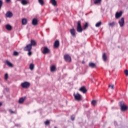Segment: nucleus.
<instances>
[{"instance_id": "obj_28", "label": "nucleus", "mask_w": 128, "mask_h": 128, "mask_svg": "<svg viewBox=\"0 0 128 128\" xmlns=\"http://www.w3.org/2000/svg\"><path fill=\"white\" fill-rule=\"evenodd\" d=\"M101 25H102V22H99L96 24V28H100V26Z\"/></svg>"}, {"instance_id": "obj_47", "label": "nucleus", "mask_w": 128, "mask_h": 128, "mask_svg": "<svg viewBox=\"0 0 128 128\" xmlns=\"http://www.w3.org/2000/svg\"><path fill=\"white\" fill-rule=\"evenodd\" d=\"M10 114H14L13 112H11Z\"/></svg>"}, {"instance_id": "obj_10", "label": "nucleus", "mask_w": 128, "mask_h": 128, "mask_svg": "<svg viewBox=\"0 0 128 128\" xmlns=\"http://www.w3.org/2000/svg\"><path fill=\"white\" fill-rule=\"evenodd\" d=\"M38 19L34 18L32 20V26H38Z\"/></svg>"}, {"instance_id": "obj_5", "label": "nucleus", "mask_w": 128, "mask_h": 128, "mask_svg": "<svg viewBox=\"0 0 128 128\" xmlns=\"http://www.w3.org/2000/svg\"><path fill=\"white\" fill-rule=\"evenodd\" d=\"M74 96L75 98V100H78V102H80V100H82L81 95L78 93H77L76 94H74Z\"/></svg>"}, {"instance_id": "obj_21", "label": "nucleus", "mask_w": 128, "mask_h": 128, "mask_svg": "<svg viewBox=\"0 0 128 128\" xmlns=\"http://www.w3.org/2000/svg\"><path fill=\"white\" fill-rule=\"evenodd\" d=\"M89 66L94 68H96V64H94V63L90 62L89 63Z\"/></svg>"}, {"instance_id": "obj_12", "label": "nucleus", "mask_w": 128, "mask_h": 128, "mask_svg": "<svg viewBox=\"0 0 128 128\" xmlns=\"http://www.w3.org/2000/svg\"><path fill=\"white\" fill-rule=\"evenodd\" d=\"M5 28L7 30H12V27L10 24H7L5 26Z\"/></svg>"}, {"instance_id": "obj_18", "label": "nucleus", "mask_w": 128, "mask_h": 128, "mask_svg": "<svg viewBox=\"0 0 128 128\" xmlns=\"http://www.w3.org/2000/svg\"><path fill=\"white\" fill-rule=\"evenodd\" d=\"M50 2H51L52 4V6H56V0H50Z\"/></svg>"}, {"instance_id": "obj_11", "label": "nucleus", "mask_w": 128, "mask_h": 128, "mask_svg": "<svg viewBox=\"0 0 128 128\" xmlns=\"http://www.w3.org/2000/svg\"><path fill=\"white\" fill-rule=\"evenodd\" d=\"M42 52L44 54H48V52H50V50L48 48L44 47Z\"/></svg>"}, {"instance_id": "obj_35", "label": "nucleus", "mask_w": 128, "mask_h": 128, "mask_svg": "<svg viewBox=\"0 0 128 128\" xmlns=\"http://www.w3.org/2000/svg\"><path fill=\"white\" fill-rule=\"evenodd\" d=\"M108 88H111L112 90H114V85H110V84H109L108 85Z\"/></svg>"}, {"instance_id": "obj_44", "label": "nucleus", "mask_w": 128, "mask_h": 128, "mask_svg": "<svg viewBox=\"0 0 128 128\" xmlns=\"http://www.w3.org/2000/svg\"><path fill=\"white\" fill-rule=\"evenodd\" d=\"M10 112H14L13 111L10 110Z\"/></svg>"}, {"instance_id": "obj_2", "label": "nucleus", "mask_w": 128, "mask_h": 128, "mask_svg": "<svg viewBox=\"0 0 128 128\" xmlns=\"http://www.w3.org/2000/svg\"><path fill=\"white\" fill-rule=\"evenodd\" d=\"M82 22L80 20L78 21L77 22V28L76 30L78 32H82Z\"/></svg>"}, {"instance_id": "obj_36", "label": "nucleus", "mask_w": 128, "mask_h": 128, "mask_svg": "<svg viewBox=\"0 0 128 128\" xmlns=\"http://www.w3.org/2000/svg\"><path fill=\"white\" fill-rule=\"evenodd\" d=\"M18 53L16 52H14L13 53V56H18Z\"/></svg>"}, {"instance_id": "obj_42", "label": "nucleus", "mask_w": 128, "mask_h": 128, "mask_svg": "<svg viewBox=\"0 0 128 128\" xmlns=\"http://www.w3.org/2000/svg\"><path fill=\"white\" fill-rule=\"evenodd\" d=\"M114 124H116V122L114 121Z\"/></svg>"}, {"instance_id": "obj_26", "label": "nucleus", "mask_w": 128, "mask_h": 128, "mask_svg": "<svg viewBox=\"0 0 128 128\" xmlns=\"http://www.w3.org/2000/svg\"><path fill=\"white\" fill-rule=\"evenodd\" d=\"M21 4L24 6H26V4H28V1H26V0H22L21 1Z\"/></svg>"}, {"instance_id": "obj_25", "label": "nucleus", "mask_w": 128, "mask_h": 128, "mask_svg": "<svg viewBox=\"0 0 128 128\" xmlns=\"http://www.w3.org/2000/svg\"><path fill=\"white\" fill-rule=\"evenodd\" d=\"M45 126H50V122L49 120H46L44 122Z\"/></svg>"}, {"instance_id": "obj_15", "label": "nucleus", "mask_w": 128, "mask_h": 128, "mask_svg": "<svg viewBox=\"0 0 128 128\" xmlns=\"http://www.w3.org/2000/svg\"><path fill=\"white\" fill-rule=\"evenodd\" d=\"M22 26H26L28 24V20L26 18H24L22 20Z\"/></svg>"}, {"instance_id": "obj_45", "label": "nucleus", "mask_w": 128, "mask_h": 128, "mask_svg": "<svg viewBox=\"0 0 128 128\" xmlns=\"http://www.w3.org/2000/svg\"><path fill=\"white\" fill-rule=\"evenodd\" d=\"M54 128H58V127H56V126H54Z\"/></svg>"}, {"instance_id": "obj_24", "label": "nucleus", "mask_w": 128, "mask_h": 128, "mask_svg": "<svg viewBox=\"0 0 128 128\" xmlns=\"http://www.w3.org/2000/svg\"><path fill=\"white\" fill-rule=\"evenodd\" d=\"M29 68L30 70H34V64H30Z\"/></svg>"}, {"instance_id": "obj_39", "label": "nucleus", "mask_w": 128, "mask_h": 128, "mask_svg": "<svg viewBox=\"0 0 128 128\" xmlns=\"http://www.w3.org/2000/svg\"><path fill=\"white\" fill-rule=\"evenodd\" d=\"M28 56H32V51H28Z\"/></svg>"}, {"instance_id": "obj_22", "label": "nucleus", "mask_w": 128, "mask_h": 128, "mask_svg": "<svg viewBox=\"0 0 128 128\" xmlns=\"http://www.w3.org/2000/svg\"><path fill=\"white\" fill-rule=\"evenodd\" d=\"M29 44L31 46L32 48V46H36V41L34 40H32L30 41V44Z\"/></svg>"}, {"instance_id": "obj_27", "label": "nucleus", "mask_w": 128, "mask_h": 128, "mask_svg": "<svg viewBox=\"0 0 128 128\" xmlns=\"http://www.w3.org/2000/svg\"><path fill=\"white\" fill-rule=\"evenodd\" d=\"M56 70V66H50V72H52Z\"/></svg>"}, {"instance_id": "obj_13", "label": "nucleus", "mask_w": 128, "mask_h": 128, "mask_svg": "<svg viewBox=\"0 0 128 128\" xmlns=\"http://www.w3.org/2000/svg\"><path fill=\"white\" fill-rule=\"evenodd\" d=\"M79 90L82 92L83 94H86V87L84 86L81 87L79 89Z\"/></svg>"}, {"instance_id": "obj_29", "label": "nucleus", "mask_w": 128, "mask_h": 128, "mask_svg": "<svg viewBox=\"0 0 128 128\" xmlns=\"http://www.w3.org/2000/svg\"><path fill=\"white\" fill-rule=\"evenodd\" d=\"M88 28V22H86L84 25V30H86Z\"/></svg>"}, {"instance_id": "obj_37", "label": "nucleus", "mask_w": 128, "mask_h": 128, "mask_svg": "<svg viewBox=\"0 0 128 128\" xmlns=\"http://www.w3.org/2000/svg\"><path fill=\"white\" fill-rule=\"evenodd\" d=\"M8 74H6L4 76L5 80H8Z\"/></svg>"}, {"instance_id": "obj_9", "label": "nucleus", "mask_w": 128, "mask_h": 128, "mask_svg": "<svg viewBox=\"0 0 128 128\" xmlns=\"http://www.w3.org/2000/svg\"><path fill=\"white\" fill-rule=\"evenodd\" d=\"M12 12H10V11L7 12L6 14V18H12Z\"/></svg>"}, {"instance_id": "obj_17", "label": "nucleus", "mask_w": 128, "mask_h": 128, "mask_svg": "<svg viewBox=\"0 0 128 128\" xmlns=\"http://www.w3.org/2000/svg\"><path fill=\"white\" fill-rule=\"evenodd\" d=\"M26 100V97H22L18 100L19 104H22Z\"/></svg>"}, {"instance_id": "obj_40", "label": "nucleus", "mask_w": 128, "mask_h": 128, "mask_svg": "<svg viewBox=\"0 0 128 128\" xmlns=\"http://www.w3.org/2000/svg\"><path fill=\"white\" fill-rule=\"evenodd\" d=\"M6 2L10 4V0H6Z\"/></svg>"}, {"instance_id": "obj_6", "label": "nucleus", "mask_w": 128, "mask_h": 128, "mask_svg": "<svg viewBox=\"0 0 128 128\" xmlns=\"http://www.w3.org/2000/svg\"><path fill=\"white\" fill-rule=\"evenodd\" d=\"M118 24L120 28H122L124 26V18H122L120 20L118 21Z\"/></svg>"}, {"instance_id": "obj_20", "label": "nucleus", "mask_w": 128, "mask_h": 128, "mask_svg": "<svg viewBox=\"0 0 128 128\" xmlns=\"http://www.w3.org/2000/svg\"><path fill=\"white\" fill-rule=\"evenodd\" d=\"M6 64L10 68H12V64L10 63L8 60L6 61Z\"/></svg>"}, {"instance_id": "obj_46", "label": "nucleus", "mask_w": 128, "mask_h": 128, "mask_svg": "<svg viewBox=\"0 0 128 128\" xmlns=\"http://www.w3.org/2000/svg\"><path fill=\"white\" fill-rule=\"evenodd\" d=\"M18 2H20V0H17Z\"/></svg>"}, {"instance_id": "obj_7", "label": "nucleus", "mask_w": 128, "mask_h": 128, "mask_svg": "<svg viewBox=\"0 0 128 128\" xmlns=\"http://www.w3.org/2000/svg\"><path fill=\"white\" fill-rule=\"evenodd\" d=\"M32 47L31 45H30V44H28L24 48V51L30 52V50H32Z\"/></svg>"}, {"instance_id": "obj_14", "label": "nucleus", "mask_w": 128, "mask_h": 128, "mask_svg": "<svg viewBox=\"0 0 128 128\" xmlns=\"http://www.w3.org/2000/svg\"><path fill=\"white\" fill-rule=\"evenodd\" d=\"M70 32L72 36H76V30L74 28L70 29Z\"/></svg>"}, {"instance_id": "obj_33", "label": "nucleus", "mask_w": 128, "mask_h": 128, "mask_svg": "<svg viewBox=\"0 0 128 128\" xmlns=\"http://www.w3.org/2000/svg\"><path fill=\"white\" fill-rule=\"evenodd\" d=\"M102 0H94V4H100V2Z\"/></svg>"}, {"instance_id": "obj_23", "label": "nucleus", "mask_w": 128, "mask_h": 128, "mask_svg": "<svg viewBox=\"0 0 128 128\" xmlns=\"http://www.w3.org/2000/svg\"><path fill=\"white\" fill-rule=\"evenodd\" d=\"M38 2H39L40 6H44V0H38Z\"/></svg>"}, {"instance_id": "obj_30", "label": "nucleus", "mask_w": 128, "mask_h": 128, "mask_svg": "<svg viewBox=\"0 0 128 128\" xmlns=\"http://www.w3.org/2000/svg\"><path fill=\"white\" fill-rule=\"evenodd\" d=\"M75 118H76V115L75 114H72V116H70L71 120L74 122V120Z\"/></svg>"}, {"instance_id": "obj_8", "label": "nucleus", "mask_w": 128, "mask_h": 128, "mask_svg": "<svg viewBox=\"0 0 128 128\" xmlns=\"http://www.w3.org/2000/svg\"><path fill=\"white\" fill-rule=\"evenodd\" d=\"M122 16V12L120 11V12H116L115 14V18L116 19L120 18Z\"/></svg>"}, {"instance_id": "obj_43", "label": "nucleus", "mask_w": 128, "mask_h": 128, "mask_svg": "<svg viewBox=\"0 0 128 128\" xmlns=\"http://www.w3.org/2000/svg\"><path fill=\"white\" fill-rule=\"evenodd\" d=\"M2 104L0 102V106H2Z\"/></svg>"}, {"instance_id": "obj_41", "label": "nucleus", "mask_w": 128, "mask_h": 128, "mask_svg": "<svg viewBox=\"0 0 128 128\" xmlns=\"http://www.w3.org/2000/svg\"><path fill=\"white\" fill-rule=\"evenodd\" d=\"M112 110H114L117 108L116 107H112Z\"/></svg>"}, {"instance_id": "obj_3", "label": "nucleus", "mask_w": 128, "mask_h": 128, "mask_svg": "<svg viewBox=\"0 0 128 128\" xmlns=\"http://www.w3.org/2000/svg\"><path fill=\"white\" fill-rule=\"evenodd\" d=\"M64 58L66 62H72V57L70 55L66 54L64 56Z\"/></svg>"}, {"instance_id": "obj_38", "label": "nucleus", "mask_w": 128, "mask_h": 128, "mask_svg": "<svg viewBox=\"0 0 128 128\" xmlns=\"http://www.w3.org/2000/svg\"><path fill=\"white\" fill-rule=\"evenodd\" d=\"M124 74H125L126 76H128V70H125Z\"/></svg>"}, {"instance_id": "obj_32", "label": "nucleus", "mask_w": 128, "mask_h": 128, "mask_svg": "<svg viewBox=\"0 0 128 128\" xmlns=\"http://www.w3.org/2000/svg\"><path fill=\"white\" fill-rule=\"evenodd\" d=\"M92 106H96V100H92Z\"/></svg>"}, {"instance_id": "obj_1", "label": "nucleus", "mask_w": 128, "mask_h": 128, "mask_svg": "<svg viewBox=\"0 0 128 128\" xmlns=\"http://www.w3.org/2000/svg\"><path fill=\"white\" fill-rule=\"evenodd\" d=\"M118 106H120L121 112H126L128 110V106L124 104V102L120 101L118 103Z\"/></svg>"}, {"instance_id": "obj_16", "label": "nucleus", "mask_w": 128, "mask_h": 128, "mask_svg": "<svg viewBox=\"0 0 128 128\" xmlns=\"http://www.w3.org/2000/svg\"><path fill=\"white\" fill-rule=\"evenodd\" d=\"M60 46V41L56 40L54 43V48H58Z\"/></svg>"}, {"instance_id": "obj_34", "label": "nucleus", "mask_w": 128, "mask_h": 128, "mask_svg": "<svg viewBox=\"0 0 128 128\" xmlns=\"http://www.w3.org/2000/svg\"><path fill=\"white\" fill-rule=\"evenodd\" d=\"M4 2H2V0H0V10H2V4Z\"/></svg>"}, {"instance_id": "obj_31", "label": "nucleus", "mask_w": 128, "mask_h": 128, "mask_svg": "<svg viewBox=\"0 0 128 128\" xmlns=\"http://www.w3.org/2000/svg\"><path fill=\"white\" fill-rule=\"evenodd\" d=\"M115 25H116V23L114 22H111V23H109L108 24L109 26H112V28Z\"/></svg>"}, {"instance_id": "obj_4", "label": "nucleus", "mask_w": 128, "mask_h": 128, "mask_svg": "<svg viewBox=\"0 0 128 128\" xmlns=\"http://www.w3.org/2000/svg\"><path fill=\"white\" fill-rule=\"evenodd\" d=\"M30 86V84L28 82H25L21 84L22 88H28V87Z\"/></svg>"}, {"instance_id": "obj_19", "label": "nucleus", "mask_w": 128, "mask_h": 128, "mask_svg": "<svg viewBox=\"0 0 128 128\" xmlns=\"http://www.w3.org/2000/svg\"><path fill=\"white\" fill-rule=\"evenodd\" d=\"M102 58L104 62H106L107 58H106V53L103 54Z\"/></svg>"}]
</instances>
